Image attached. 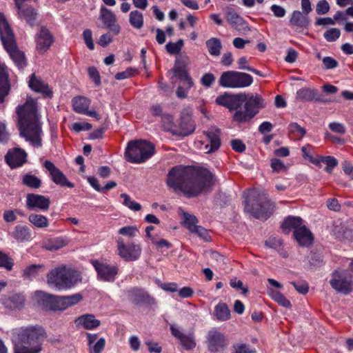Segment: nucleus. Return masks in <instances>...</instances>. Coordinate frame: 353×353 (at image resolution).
<instances>
[{
	"label": "nucleus",
	"mask_w": 353,
	"mask_h": 353,
	"mask_svg": "<svg viewBox=\"0 0 353 353\" xmlns=\"http://www.w3.org/2000/svg\"><path fill=\"white\" fill-rule=\"evenodd\" d=\"M165 183L176 194L182 193L190 199L210 192L215 183V176L207 168L177 165L169 170Z\"/></svg>",
	"instance_id": "f257e3e1"
},
{
	"label": "nucleus",
	"mask_w": 353,
	"mask_h": 353,
	"mask_svg": "<svg viewBox=\"0 0 353 353\" xmlns=\"http://www.w3.org/2000/svg\"><path fill=\"white\" fill-rule=\"evenodd\" d=\"M216 103L233 111L232 121L236 125L248 124L266 105L265 100L259 94L224 93L216 99Z\"/></svg>",
	"instance_id": "f03ea898"
},
{
	"label": "nucleus",
	"mask_w": 353,
	"mask_h": 353,
	"mask_svg": "<svg viewBox=\"0 0 353 353\" xmlns=\"http://www.w3.org/2000/svg\"><path fill=\"white\" fill-rule=\"evenodd\" d=\"M20 136L35 147L41 146L42 130L37 112V103L32 99L17 108Z\"/></svg>",
	"instance_id": "7ed1b4c3"
},
{
	"label": "nucleus",
	"mask_w": 353,
	"mask_h": 353,
	"mask_svg": "<svg viewBox=\"0 0 353 353\" xmlns=\"http://www.w3.org/2000/svg\"><path fill=\"white\" fill-rule=\"evenodd\" d=\"M47 333L40 325H29L12 331L13 353H40Z\"/></svg>",
	"instance_id": "20e7f679"
},
{
	"label": "nucleus",
	"mask_w": 353,
	"mask_h": 353,
	"mask_svg": "<svg viewBox=\"0 0 353 353\" xmlns=\"http://www.w3.org/2000/svg\"><path fill=\"white\" fill-rule=\"evenodd\" d=\"M0 37L10 58L19 69L27 64L25 54L18 49L14 33L4 16L0 12Z\"/></svg>",
	"instance_id": "39448f33"
},
{
	"label": "nucleus",
	"mask_w": 353,
	"mask_h": 353,
	"mask_svg": "<svg viewBox=\"0 0 353 353\" xmlns=\"http://www.w3.org/2000/svg\"><path fill=\"white\" fill-rule=\"evenodd\" d=\"M274 208V203L265 194L251 192L245 197L244 210L256 219L267 220Z\"/></svg>",
	"instance_id": "423d86ee"
},
{
	"label": "nucleus",
	"mask_w": 353,
	"mask_h": 353,
	"mask_svg": "<svg viewBox=\"0 0 353 353\" xmlns=\"http://www.w3.org/2000/svg\"><path fill=\"white\" fill-rule=\"evenodd\" d=\"M79 281V274L77 271L65 265L51 270L47 275L48 283L59 290L70 289Z\"/></svg>",
	"instance_id": "0eeeda50"
},
{
	"label": "nucleus",
	"mask_w": 353,
	"mask_h": 353,
	"mask_svg": "<svg viewBox=\"0 0 353 353\" xmlns=\"http://www.w3.org/2000/svg\"><path fill=\"white\" fill-rule=\"evenodd\" d=\"M155 153V146L145 140H134L128 142L125 151L127 161L132 163H142L151 158Z\"/></svg>",
	"instance_id": "6e6552de"
},
{
	"label": "nucleus",
	"mask_w": 353,
	"mask_h": 353,
	"mask_svg": "<svg viewBox=\"0 0 353 353\" xmlns=\"http://www.w3.org/2000/svg\"><path fill=\"white\" fill-rule=\"evenodd\" d=\"M253 82L252 77L245 72L226 71L219 79V85L223 88H243L250 86Z\"/></svg>",
	"instance_id": "1a4fd4ad"
},
{
	"label": "nucleus",
	"mask_w": 353,
	"mask_h": 353,
	"mask_svg": "<svg viewBox=\"0 0 353 353\" xmlns=\"http://www.w3.org/2000/svg\"><path fill=\"white\" fill-rule=\"evenodd\" d=\"M330 284L334 290L345 295L353 290L352 276L344 270H335L332 274Z\"/></svg>",
	"instance_id": "9d476101"
},
{
	"label": "nucleus",
	"mask_w": 353,
	"mask_h": 353,
	"mask_svg": "<svg viewBox=\"0 0 353 353\" xmlns=\"http://www.w3.org/2000/svg\"><path fill=\"white\" fill-rule=\"evenodd\" d=\"M94 268L98 279L105 282H114L119 273V268L116 265H110L98 260L91 261Z\"/></svg>",
	"instance_id": "9b49d317"
},
{
	"label": "nucleus",
	"mask_w": 353,
	"mask_h": 353,
	"mask_svg": "<svg viewBox=\"0 0 353 353\" xmlns=\"http://www.w3.org/2000/svg\"><path fill=\"white\" fill-rule=\"evenodd\" d=\"M117 250L119 255L127 261H134L138 259L141 254V248L133 242L125 243L119 238L117 239Z\"/></svg>",
	"instance_id": "f8f14e48"
},
{
	"label": "nucleus",
	"mask_w": 353,
	"mask_h": 353,
	"mask_svg": "<svg viewBox=\"0 0 353 353\" xmlns=\"http://www.w3.org/2000/svg\"><path fill=\"white\" fill-rule=\"evenodd\" d=\"M206 339L208 350L210 353L222 352L228 345L225 336L216 330L208 332Z\"/></svg>",
	"instance_id": "ddd939ff"
},
{
	"label": "nucleus",
	"mask_w": 353,
	"mask_h": 353,
	"mask_svg": "<svg viewBox=\"0 0 353 353\" xmlns=\"http://www.w3.org/2000/svg\"><path fill=\"white\" fill-rule=\"evenodd\" d=\"M170 330L171 334L179 340L184 350H192L196 347V342L193 330H190L185 334L175 325H170Z\"/></svg>",
	"instance_id": "4468645a"
},
{
	"label": "nucleus",
	"mask_w": 353,
	"mask_h": 353,
	"mask_svg": "<svg viewBox=\"0 0 353 353\" xmlns=\"http://www.w3.org/2000/svg\"><path fill=\"white\" fill-rule=\"evenodd\" d=\"M28 154L18 147L10 148L5 155V161L11 169H15L23 166L27 162Z\"/></svg>",
	"instance_id": "2eb2a0df"
},
{
	"label": "nucleus",
	"mask_w": 353,
	"mask_h": 353,
	"mask_svg": "<svg viewBox=\"0 0 353 353\" xmlns=\"http://www.w3.org/2000/svg\"><path fill=\"white\" fill-rule=\"evenodd\" d=\"M195 126L189 114L181 113L179 127L174 128H168V131L170 132L173 135L178 137H187L194 132Z\"/></svg>",
	"instance_id": "dca6fc26"
},
{
	"label": "nucleus",
	"mask_w": 353,
	"mask_h": 353,
	"mask_svg": "<svg viewBox=\"0 0 353 353\" xmlns=\"http://www.w3.org/2000/svg\"><path fill=\"white\" fill-rule=\"evenodd\" d=\"M126 296L129 301L136 305L147 304L152 305L156 304L155 299L142 288H132L126 291Z\"/></svg>",
	"instance_id": "f3484780"
},
{
	"label": "nucleus",
	"mask_w": 353,
	"mask_h": 353,
	"mask_svg": "<svg viewBox=\"0 0 353 353\" xmlns=\"http://www.w3.org/2000/svg\"><path fill=\"white\" fill-rule=\"evenodd\" d=\"M50 199L41 194L30 193L26 196V206L29 210L46 211L49 209Z\"/></svg>",
	"instance_id": "a211bd4d"
},
{
	"label": "nucleus",
	"mask_w": 353,
	"mask_h": 353,
	"mask_svg": "<svg viewBox=\"0 0 353 353\" xmlns=\"http://www.w3.org/2000/svg\"><path fill=\"white\" fill-rule=\"evenodd\" d=\"M43 167L48 171L49 175L54 183L71 188L74 187V184L70 182L65 174L50 161L46 160L43 163Z\"/></svg>",
	"instance_id": "6ab92c4d"
},
{
	"label": "nucleus",
	"mask_w": 353,
	"mask_h": 353,
	"mask_svg": "<svg viewBox=\"0 0 353 353\" xmlns=\"http://www.w3.org/2000/svg\"><path fill=\"white\" fill-rule=\"evenodd\" d=\"M225 18L232 27L237 31L245 32L250 30L247 21L238 14L232 8H227Z\"/></svg>",
	"instance_id": "aec40b11"
},
{
	"label": "nucleus",
	"mask_w": 353,
	"mask_h": 353,
	"mask_svg": "<svg viewBox=\"0 0 353 353\" xmlns=\"http://www.w3.org/2000/svg\"><path fill=\"white\" fill-rule=\"evenodd\" d=\"M82 299V295L79 293L70 296H55L54 311L64 310L79 303Z\"/></svg>",
	"instance_id": "412c9836"
},
{
	"label": "nucleus",
	"mask_w": 353,
	"mask_h": 353,
	"mask_svg": "<svg viewBox=\"0 0 353 353\" xmlns=\"http://www.w3.org/2000/svg\"><path fill=\"white\" fill-rule=\"evenodd\" d=\"M53 42L54 37L49 30L46 27H41L36 38L37 50L41 52H46Z\"/></svg>",
	"instance_id": "4be33fe9"
},
{
	"label": "nucleus",
	"mask_w": 353,
	"mask_h": 353,
	"mask_svg": "<svg viewBox=\"0 0 353 353\" xmlns=\"http://www.w3.org/2000/svg\"><path fill=\"white\" fill-rule=\"evenodd\" d=\"M310 23V19L307 15L303 14L299 10L292 12L289 21V25L296 32H302L305 29H307Z\"/></svg>",
	"instance_id": "5701e85b"
},
{
	"label": "nucleus",
	"mask_w": 353,
	"mask_h": 353,
	"mask_svg": "<svg viewBox=\"0 0 353 353\" xmlns=\"http://www.w3.org/2000/svg\"><path fill=\"white\" fill-rule=\"evenodd\" d=\"M101 17L109 31L112 32L115 35L120 32L121 28L117 23L116 17L110 10L103 7L101 9Z\"/></svg>",
	"instance_id": "b1692460"
},
{
	"label": "nucleus",
	"mask_w": 353,
	"mask_h": 353,
	"mask_svg": "<svg viewBox=\"0 0 353 353\" xmlns=\"http://www.w3.org/2000/svg\"><path fill=\"white\" fill-rule=\"evenodd\" d=\"M28 85L33 91L41 93L44 97L51 98L52 92L49 88L48 85L45 83L40 78L32 74L30 78Z\"/></svg>",
	"instance_id": "393cba45"
},
{
	"label": "nucleus",
	"mask_w": 353,
	"mask_h": 353,
	"mask_svg": "<svg viewBox=\"0 0 353 353\" xmlns=\"http://www.w3.org/2000/svg\"><path fill=\"white\" fill-rule=\"evenodd\" d=\"M25 301L24 295L20 293L6 295L1 299L2 304L11 310H20L23 307Z\"/></svg>",
	"instance_id": "a878e982"
},
{
	"label": "nucleus",
	"mask_w": 353,
	"mask_h": 353,
	"mask_svg": "<svg viewBox=\"0 0 353 353\" xmlns=\"http://www.w3.org/2000/svg\"><path fill=\"white\" fill-rule=\"evenodd\" d=\"M209 143L204 145L205 153L210 154L216 151L221 145L220 130H215L214 131L204 132Z\"/></svg>",
	"instance_id": "bb28decb"
},
{
	"label": "nucleus",
	"mask_w": 353,
	"mask_h": 353,
	"mask_svg": "<svg viewBox=\"0 0 353 353\" xmlns=\"http://www.w3.org/2000/svg\"><path fill=\"white\" fill-rule=\"evenodd\" d=\"M77 327H82L85 330H94L101 325V321L92 314H83L74 321Z\"/></svg>",
	"instance_id": "cd10ccee"
},
{
	"label": "nucleus",
	"mask_w": 353,
	"mask_h": 353,
	"mask_svg": "<svg viewBox=\"0 0 353 353\" xmlns=\"http://www.w3.org/2000/svg\"><path fill=\"white\" fill-rule=\"evenodd\" d=\"M34 299L37 304L44 310L54 311V295L49 294L42 291H37L34 293Z\"/></svg>",
	"instance_id": "c85d7f7f"
},
{
	"label": "nucleus",
	"mask_w": 353,
	"mask_h": 353,
	"mask_svg": "<svg viewBox=\"0 0 353 353\" xmlns=\"http://www.w3.org/2000/svg\"><path fill=\"white\" fill-rule=\"evenodd\" d=\"M294 236L301 246H309L313 241L312 234L305 225H303L301 228L294 231Z\"/></svg>",
	"instance_id": "c756f323"
},
{
	"label": "nucleus",
	"mask_w": 353,
	"mask_h": 353,
	"mask_svg": "<svg viewBox=\"0 0 353 353\" xmlns=\"http://www.w3.org/2000/svg\"><path fill=\"white\" fill-rule=\"evenodd\" d=\"M10 83L8 74L6 72L5 65L0 63V103L4 101V99L10 92Z\"/></svg>",
	"instance_id": "7c9ffc66"
},
{
	"label": "nucleus",
	"mask_w": 353,
	"mask_h": 353,
	"mask_svg": "<svg viewBox=\"0 0 353 353\" xmlns=\"http://www.w3.org/2000/svg\"><path fill=\"white\" fill-rule=\"evenodd\" d=\"M17 9L19 17L24 18L30 26H33L37 15L34 8L29 5L17 3Z\"/></svg>",
	"instance_id": "2f4dec72"
},
{
	"label": "nucleus",
	"mask_w": 353,
	"mask_h": 353,
	"mask_svg": "<svg viewBox=\"0 0 353 353\" xmlns=\"http://www.w3.org/2000/svg\"><path fill=\"white\" fill-rule=\"evenodd\" d=\"M296 98L302 101H315L318 102L325 103V100L318 96L314 90L303 88L296 92Z\"/></svg>",
	"instance_id": "473e14b6"
},
{
	"label": "nucleus",
	"mask_w": 353,
	"mask_h": 353,
	"mask_svg": "<svg viewBox=\"0 0 353 353\" xmlns=\"http://www.w3.org/2000/svg\"><path fill=\"white\" fill-rule=\"evenodd\" d=\"M12 236L17 241H28L31 239V232L28 226L18 225L14 227Z\"/></svg>",
	"instance_id": "72a5a7b5"
},
{
	"label": "nucleus",
	"mask_w": 353,
	"mask_h": 353,
	"mask_svg": "<svg viewBox=\"0 0 353 353\" xmlns=\"http://www.w3.org/2000/svg\"><path fill=\"white\" fill-rule=\"evenodd\" d=\"M303 220L299 216H288L283 221L281 228L283 232L286 233H289L292 229H294V231L298 230V228H301L302 227Z\"/></svg>",
	"instance_id": "f704fd0d"
},
{
	"label": "nucleus",
	"mask_w": 353,
	"mask_h": 353,
	"mask_svg": "<svg viewBox=\"0 0 353 353\" xmlns=\"http://www.w3.org/2000/svg\"><path fill=\"white\" fill-rule=\"evenodd\" d=\"M73 110L79 114H84L88 109L90 100L84 97H75L72 100Z\"/></svg>",
	"instance_id": "c9c22d12"
},
{
	"label": "nucleus",
	"mask_w": 353,
	"mask_h": 353,
	"mask_svg": "<svg viewBox=\"0 0 353 353\" xmlns=\"http://www.w3.org/2000/svg\"><path fill=\"white\" fill-rule=\"evenodd\" d=\"M21 183L23 185L31 189H39L42 183L41 180L31 172L27 173L22 176Z\"/></svg>",
	"instance_id": "e433bc0d"
},
{
	"label": "nucleus",
	"mask_w": 353,
	"mask_h": 353,
	"mask_svg": "<svg viewBox=\"0 0 353 353\" xmlns=\"http://www.w3.org/2000/svg\"><path fill=\"white\" fill-rule=\"evenodd\" d=\"M28 221L37 228H45L49 225L48 218L40 214H30L28 216Z\"/></svg>",
	"instance_id": "4c0bfd02"
},
{
	"label": "nucleus",
	"mask_w": 353,
	"mask_h": 353,
	"mask_svg": "<svg viewBox=\"0 0 353 353\" xmlns=\"http://www.w3.org/2000/svg\"><path fill=\"white\" fill-rule=\"evenodd\" d=\"M214 314L221 321H225L230 318V310L225 303H219L214 307Z\"/></svg>",
	"instance_id": "58836bf2"
},
{
	"label": "nucleus",
	"mask_w": 353,
	"mask_h": 353,
	"mask_svg": "<svg viewBox=\"0 0 353 353\" xmlns=\"http://www.w3.org/2000/svg\"><path fill=\"white\" fill-rule=\"evenodd\" d=\"M172 70L178 79L184 81L183 84L188 85V88H191L193 86L192 79L190 77L185 68L174 67Z\"/></svg>",
	"instance_id": "ea45409f"
},
{
	"label": "nucleus",
	"mask_w": 353,
	"mask_h": 353,
	"mask_svg": "<svg viewBox=\"0 0 353 353\" xmlns=\"http://www.w3.org/2000/svg\"><path fill=\"white\" fill-rule=\"evenodd\" d=\"M205 44L211 55L219 56L220 54L222 45L219 39L211 38L206 41Z\"/></svg>",
	"instance_id": "a19ab883"
},
{
	"label": "nucleus",
	"mask_w": 353,
	"mask_h": 353,
	"mask_svg": "<svg viewBox=\"0 0 353 353\" xmlns=\"http://www.w3.org/2000/svg\"><path fill=\"white\" fill-rule=\"evenodd\" d=\"M129 22L130 25L136 28L140 29L143 26V16L139 10H134L130 13Z\"/></svg>",
	"instance_id": "79ce46f5"
},
{
	"label": "nucleus",
	"mask_w": 353,
	"mask_h": 353,
	"mask_svg": "<svg viewBox=\"0 0 353 353\" xmlns=\"http://www.w3.org/2000/svg\"><path fill=\"white\" fill-rule=\"evenodd\" d=\"M183 224L190 231L192 232L197 226L198 219L194 214L183 212Z\"/></svg>",
	"instance_id": "37998d69"
},
{
	"label": "nucleus",
	"mask_w": 353,
	"mask_h": 353,
	"mask_svg": "<svg viewBox=\"0 0 353 353\" xmlns=\"http://www.w3.org/2000/svg\"><path fill=\"white\" fill-rule=\"evenodd\" d=\"M68 241L62 237L57 238L52 240L45 245L46 250L50 251L58 250L64 246L67 245Z\"/></svg>",
	"instance_id": "c03bdc74"
},
{
	"label": "nucleus",
	"mask_w": 353,
	"mask_h": 353,
	"mask_svg": "<svg viewBox=\"0 0 353 353\" xmlns=\"http://www.w3.org/2000/svg\"><path fill=\"white\" fill-rule=\"evenodd\" d=\"M288 130L290 134L299 137V140L301 139L306 134V130L296 122L290 123Z\"/></svg>",
	"instance_id": "a18cd8bd"
},
{
	"label": "nucleus",
	"mask_w": 353,
	"mask_h": 353,
	"mask_svg": "<svg viewBox=\"0 0 353 353\" xmlns=\"http://www.w3.org/2000/svg\"><path fill=\"white\" fill-rule=\"evenodd\" d=\"M120 196L123 199V204L131 210L139 211L141 209V204L131 200L128 194L122 193Z\"/></svg>",
	"instance_id": "49530a36"
},
{
	"label": "nucleus",
	"mask_w": 353,
	"mask_h": 353,
	"mask_svg": "<svg viewBox=\"0 0 353 353\" xmlns=\"http://www.w3.org/2000/svg\"><path fill=\"white\" fill-rule=\"evenodd\" d=\"M184 45V42L183 39H179L176 42H168L165 48L167 52L170 54H176L180 52L182 49V47Z\"/></svg>",
	"instance_id": "de8ad7c7"
},
{
	"label": "nucleus",
	"mask_w": 353,
	"mask_h": 353,
	"mask_svg": "<svg viewBox=\"0 0 353 353\" xmlns=\"http://www.w3.org/2000/svg\"><path fill=\"white\" fill-rule=\"evenodd\" d=\"M14 265V261L7 254L0 252V267L10 271Z\"/></svg>",
	"instance_id": "09e8293b"
},
{
	"label": "nucleus",
	"mask_w": 353,
	"mask_h": 353,
	"mask_svg": "<svg viewBox=\"0 0 353 353\" xmlns=\"http://www.w3.org/2000/svg\"><path fill=\"white\" fill-rule=\"evenodd\" d=\"M43 268V265H31L23 270V276L27 278L35 277Z\"/></svg>",
	"instance_id": "8fccbe9b"
},
{
	"label": "nucleus",
	"mask_w": 353,
	"mask_h": 353,
	"mask_svg": "<svg viewBox=\"0 0 353 353\" xmlns=\"http://www.w3.org/2000/svg\"><path fill=\"white\" fill-rule=\"evenodd\" d=\"M340 35L341 31L339 28H330L323 34L324 38L328 42L335 41L339 38Z\"/></svg>",
	"instance_id": "3c124183"
},
{
	"label": "nucleus",
	"mask_w": 353,
	"mask_h": 353,
	"mask_svg": "<svg viewBox=\"0 0 353 353\" xmlns=\"http://www.w3.org/2000/svg\"><path fill=\"white\" fill-rule=\"evenodd\" d=\"M105 345V340L104 338H100L96 343L88 345L90 353H101Z\"/></svg>",
	"instance_id": "603ef678"
},
{
	"label": "nucleus",
	"mask_w": 353,
	"mask_h": 353,
	"mask_svg": "<svg viewBox=\"0 0 353 353\" xmlns=\"http://www.w3.org/2000/svg\"><path fill=\"white\" fill-rule=\"evenodd\" d=\"M321 161L327 165L325 168V171L328 173H330L332 170L338 165V161L334 157H321Z\"/></svg>",
	"instance_id": "864d4df0"
},
{
	"label": "nucleus",
	"mask_w": 353,
	"mask_h": 353,
	"mask_svg": "<svg viewBox=\"0 0 353 353\" xmlns=\"http://www.w3.org/2000/svg\"><path fill=\"white\" fill-rule=\"evenodd\" d=\"M191 232L196 234L206 242L211 240V236H210L208 231L201 225H197Z\"/></svg>",
	"instance_id": "5fc2aeb1"
},
{
	"label": "nucleus",
	"mask_w": 353,
	"mask_h": 353,
	"mask_svg": "<svg viewBox=\"0 0 353 353\" xmlns=\"http://www.w3.org/2000/svg\"><path fill=\"white\" fill-rule=\"evenodd\" d=\"M139 232L138 229L135 226H125L119 229V234L132 238Z\"/></svg>",
	"instance_id": "6e6d98bb"
},
{
	"label": "nucleus",
	"mask_w": 353,
	"mask_h": 353,
	"mask_svg": "<svg viewBox=\"0 0 353 353\" xmlns=\"http://www.w3.org/2000/svg\"><path fill=\"white\" fill-rule=\"evenodd\" d=\"M330 5L327 0L319 1L316 6V12L319 15L327 14L330 10Z\"/></svg>",
	"instance_id": "4d7b16f0"
},
{
	"label": "nucleus",
	"mask_w": 353,
	"mask_h": 353,
	"mask_svg": "<svg viewBox=\"0 0 353 353\" xmlns=\"http://www.w3.org/2000/svg\"><path fill=\"white\" fill-rule=\"evenodd\" d=\"M232 353H256V351L250 345L241 343L234 345V350Z\"/></svg>",
	"instance_id": "13d9d810"
},
{
	"label": "nucleus",
	"mask_w": 353,
	"mask_h": 353,
	"mask_svg": "<svg viewBox=\"0 0 353 353\" xmlns=\"http://www.w3.org/2000/svg\"><path fill=\"white\" fill-rule=\"evenodd\" d=\"M83 37L86 46L91 50H94V45L92 39V33L90 29H86L83 32Z\"/></svg>",
	"instance_id": "bf43d9fd"
},
{
	"label": "nucleus",
	"mask_w": 353,
	"mask_h": 353,
	"mask_svg": "<svg viewBox=\"0 0 353 353\" xmlns=\"http://www.w3.org/2000/svg\"><path fill=\"white\" fill-rule=\"evenodd\" d=\"M309 262L311 269H314L322 265L323 260L319 254L312 253L309 256Z\"/></svg>",
	"instance_id": "052dcab7"
},
{
	"label": "nucleus",
	"mask_w": 353,
	"mask_h": 353,
	"mask_svg": "<svg viewBox=\"0 0 353 353\" xmlns=\"http://www.w3.org/2000/svg\"><path fill=\"white\" fill-rule=\"evenodd\" d=\"M215 81V77L212 73L208 72L203 75L201 79V83L206 87H210Z\"/></svg>",
	"instance_id": "680f3d73"
},
{
	"label": "nucleus",
	"mask_w": 353,
	"mask_h": 353,
	"mask_svg": "<svg viewBox=\"0 0 353 353\" xmlns=\"http://www.w3.org/2000/svg\"><path fill=\"white\" fill-rule=\"evenodd\" d=\"M324 69L330 70L336 68L339 65V63L336 60L331 57H325L322 60Z\"/></svg>",
	"instance_id": "e2e57ef3"
},
{
	"label": "nucleus",
	"mask_w": 353,
	"mask_h": 353,
	"mask_svg": "<svg viewBox=\"0 0 353 353\" xmlns=\"http://www.w3.org/2000/svg\"><path fill=\"white\" fill-rule=\"evenodd\" d=\"M90 77L93 80L97 86L101 84V77L99 72L94 67H90L88 70Z\"/></svg>",
	"instance_id": "0e129e2a"
},
{
	"label": "nucleus",
	"mask_w": 353,
	"mask_h": 353,
	"mask_svg": "<svg viewBox=\"0 0 353 353\" xmlns=\"http://www.w3.org/2000/svg\"><path fill=\"white\" fill-rule=\"evenodd\" d=\"M189 63V59L185 54H179L176 57L174 68H185V66Z\"/></svg>",
	"instance_id": "69168bd1"
},
{
	"label": "nucleus",
	"mask_w": 353,
	"mask_h": 353,
	"mask_svg": "<svg viewBox=\"0 0 353 353\" xmlns=\"http://www.w3.org/2000/svg\"><path fill=\"white\" fill-rule=\"evenodd\" d=\"M329 128L332 132L339 133L341 134H344L346 132V128L344 126V125H343L341 123H338V122L330 123L329 124Z\"/></svg>",
	"instance_id": "338daca9"
},
{
	"label": "nucleus",
	"mask_w": 353,
	"mask_h": 353,
	"mask_svg": "<svg viewBox=\"0 0 353 353\" xmlns=\"http://www.w3.org/2000/svg\"><path fill=\"white\" fill-rule=\"evenodd\" d=\"M342 169L345 174L353 180V165L350 161L345 160L342 163Z\"/></svg>",
	"instance_id": "774afa93"
}]
</instances>
